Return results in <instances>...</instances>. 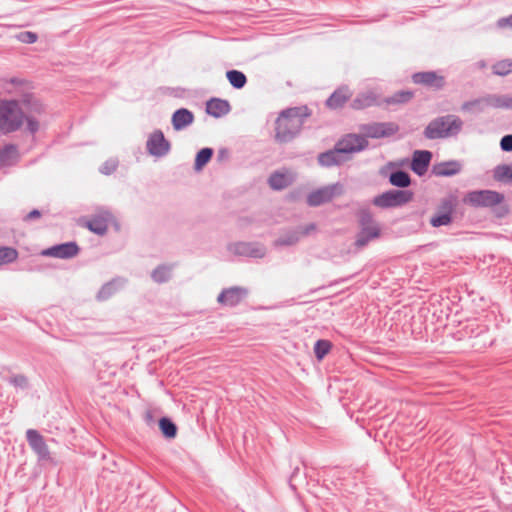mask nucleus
<instances>
[{"label": "nucleus", "instance_id": "nucleus-1", "mask_svg": "<svg viewBox=\"0 0 512 512\" xmlns=\"http://www.w3.org/2000/svg\"><path fill=\"white\" fill-rule=\"evenodd\" d=\"M311 115L307 106L293 107L282 111L276 120L275 138L281 143L292 140Z\"/></svg>", "mask_w": 512, "mask_h": 512}, {"label": "nucleus", "instance_id": "nucleus-2", "mask_svg": "<svg viewBox=\"0 0 512 512\" xmlns=\"http://www.w3.org/2000/svg\"><path fill=\"white\" fill-rule=\"evenodd\" d=\"M463 125L460 117L448 114L430 121L423 134L430 140L456 137L462 131Z\"/></svg>", "mask_w": 512, "mask_h": 512}, {"label": "nucleus", "instance_id": "nucleus-3", "mask_svg": "<svg viewBox=\"0 0 512 512\" xmlns=\"http://www.w3.org/2000/svg\"><path fill=\"white\" fill-rule=\"evenodd\" d=\"M24 112L16 100L0 102V131L4 134L17 131L23 124Z\"/></svg>", "mask_w": 512, "mask_h": 512}, {"label": "nucleus", "instance_id": "nucleus-4", "mask_svg": "<svg viewBox=\"0 0 512 512\" xmlns=\"http://www.w3.org/2000/svg\"><path fill=\"white\" fill-rule=\"evenodd\" d=\"M360 231L356 236L355 246L365 247L370 241L380 237L381 230L368 209H361L358 212Z\"/></svg>", "mask_w": 512, "mask_h": 512}, {"label": "nucleus", "instance_id": "nucleus-5", "mask_svg": "<svg viewBox=\"0 0 512 512\" xmlns=\"http://www.w3.org/2000/svg\"><path fill=\"white\" fill-rule=\"evenodd\" d=\"M413 199V192L409 190H389L373 198V205L386 209L400 207Z\"/></svg>", "mask_w": 512, "mask_h": 512}, {"label": "nucleus", "instance_id": "nucleus-6", "mask_svg": "<svg viewBox=\"0 0 512 512\" xmlns=\"http://www.w3.org/2000/svg\"><path fill=\"white\" fill-rule=\"evenodd\" d=\"M504 196L492 190H476L467 193L463 202L472 207H493L500 204Z\"/></svg>", "mask_w": 512, "mask_h": 512}, {"label": "nucleus", "instance_id": "nucleus-7", "mask_svg": "<svg viewBox=\"0 0 512 512\" xmlns=\"http://www.w3.org/2000/svg\"><path fill=\"white\" fill-rule=\"evenodd\" d=\"M342 192L343 187L339 183L324 186L311 192L307 196V203L311 207L320 206L324 203L330 202L335 196L341 195Z\"/></svg>", "mask_w": 512, "mask_h": 512}, {"label": "nucleus", "instance_id": "nucleus-8", "mask_svg": "<svg viewBox=\"0 0 512 512\" xmlns=\"http://www.w3.org/2000/svg\"><path fill=\"white\" fill-rule=\"evenodd\" d=\"M360 130L366 139L367 137L383 138L396 134L399 126L394 122H375L361 125Z\"/></svg>", "mask_w": 512, "mask_h": 512}, {"label": "nucleus", "instance_id": "nucleus-9", "mask_svg": "<svg viewBox=\"0 0 512 512\" xmlns=\"http://www.w3.org/2000/svg\"><path fill=\"white\" fill-rule=\"evenodd\" d=\"M336 145L345 156H348V154L365 150L368 147L369 142L362 135L348 134L339 140Z\"/></svg>", "mask_w": 512, "mask_h": 512}, {"label": "nucleus", "instance_id": "nucleus-10", "mask_svg": "<svg viewBox=\"0 0 512 512\" xmlns=\"http://www.w3.org/2000/svg\"><path fill=\"white\" fill-rule=\"evenodd\" d=\"M170 143L164 137V134L161 130H155L150 134L146 148L150 155L156 157H163L170 151Z\"/></svg>", "mask_w": 512, "mask_h": 512}, {"label": "nucleus", "instance_id": "nucleus-11", "mask_svg": "<svg viewBox=\"0 0 512 512\" xmlns=\"http://www.w3.org/2000/svg\"><path fill=\"white\" fill-rule=\"evenodd\" d=\"M26 439L31 449L37 454L40 460L50 459V451L44 437L34 429H28Z\"/></svg>", "mask_w": 512, "mask_h": 512}, {"label": "nucleus", "instance_id": "nucleus-12", "mask_svg": "<svg viewBox=\"0 0 512 512\" xmlns=\"http://www.w3.org/2000/svg\"><path fill=\"white\" fill-rule=\"evenodd\" d=\"M248 295V290L243 287H230L222 290L217 301L224 306L234 307L241 303Z\"/></svg>", "mask_w": 512, "mask_h": 512}, {"label": "nucleus", "instance_id": "nucleus-13", "mask_svg": "<svg viewBox=\"0 0 512 512\" xmlns=\"http://www.w3.org/2000/svg\"><path fill=\"white\" fill-rule=\"evenodd\" d=\"M80 249L76 242H66L58 245H54L48 249H45L42 254L44 256L70 259L78 255Z\"/></svg>", "mask_w": 512, "mask_h": 512}, {"label": "nucleus", "instance_id": "nucleus-14", "mask_svg": "<svg viewBox=\"0 0 512 512\" xmlns=\"http://www.w3.org/2000/svg\"><path fill=\"white\" fill-rule=\"evenodd\" d=\"M415 84H421L435 90H440L445 85V79L443 76L438 75L434 71L418 72L412 76Z\"/></svg>", "mask_w": 512, "mask_h": 512}, {"label": "nucleus", "instance_id": "nucleus-15", "mask_svg": "<svg viewBox=\"0 0 512 512\" xmlns=\"http://www.w3.org/2000/svg\"><path fill=\"white\" fill-rule=\"evenodd\" d=\"M352 97V92L348 86H341L337 88L326 100L325 105L331 110L343 108L344 105Z\"/></svg>", "mask_w": 512, "mask_h": 512}, {"label": "nucleus", "instance_id": "nucleus-16", "mask_svg": "<svg viewBox=\"0 0 512 512\" xmlns=\"http://www.w3.org/2000/svg\"><path fill=\"white\" fill-rule=\"evenodd\" d=\"M380 104L378 95L374 91L368 90L357 94L350 106L354 110H363Z\"/></svg>", "mask_w": 512, "mask_h": 512}, {"label": "nucleus", "instance_id": "nucleus-17", "mask_svg": "<svg viewBox=\"0 0 512 512\" xmlns=\"http://www.w3.org/2000/svg\"><path fill=\"white\" fill-rule=\"evenodd\" d=\"M432 158V153L427 150H416L413 154L411 169L417 175L422 176L426 173Z\"/></svg>", "mask_w": 512, "mask_h": 512}, {"label": "nucleus", "instance_id": "nucleus-18", "mask_svg": "<svg viewBox=\"0 0 512 512\" xmlns=\"http://www.w3.org/2000/svg\"><path fill=\"white\" fill-rule=\"evenodd\" d=\"M348 159L349 157L345 156L337 145H335L334 149L321 153L318 156L319 164L325 167L340 165Z\"/></svg>", "mask_w": 512, "mask_h": 512}, {"label": "nucleus", "instance_id": "nucleus-19", "mask_svg": "<svg viewBox=\"0 0 512 512\" xmlns=\"http://www.w3.org/2000/svg\"><path fill=\"white\" fill-rule=\"evenodd\" d=\"M112 220V214L106 211L93 217L90 221H88L87 228L98 235H104L107 232L109 223Z\"/></svg>", "mask_w": 512, "mask_h": 512}, {"label": "nucleus", "instance_id": "nucleus-20", "mask_svg": "<svg viewBox=\"0 0 512 512\" xmlns=\"http://www.w3.org/2000/svg\"><path fill=\"white\" fill-rule=\"evenodd\" d=\"M234 252L238 255L262 258L265 256L266 250L263 245L258 243L240 242L235 245Z\"/></svg>", "mask_w": 512, "mask_h": 512}, {"label": "nucleus", "instance_id": "nucleus-21", "mask_svg": "<svg viewBox=\"0 0 512 512\" xmlns=\"http://www.w3.org/2000/svg\"><path fill=\"white\" fill-rule=\"evenodd\" d=\"M230 109L231 107L227 100L213 98L206 103V112L215 118L228 114Z\"/></svg>", "mask_w": 512, "mask_h": 512}, {"label": "nucleus", "instance_id": "nucleus-22", "mask_svg": "<svg viewBox=\"0 0 512 512\" xmlns=\"http://www.w3.org/2000/svg\"><path fill=\"white\" fill-rule=\"evenodd\" d=\"M193 121V113L186 108L178 109L172 115V125L173 128L177 131L182 130L187 126L191 125Z\"/></svg>", "mask_w": 512, "mask_h": 512}, {"label": "nucleus", "instance_id": "nucleus-23", "mask_svg": "<svg viewBox=\"0 0 512 512\" xmlns=\"http://www.w3.org/2000/svg\"><path fill=\"white\" fill-rule=\"evenodd\" d=\"M461 164L458 161H448L434 166L433 172L436 176H453L461 171Z\"/></svg>", "mask_w": 512, "mask_h": 512}, {"label": "nucleus", "instance_id": "nucleus-24", "mask_svg": "<svg viewBox=\"0 0 512 512\" xmlns=\"http://www.w3.org/2000/svg\"><path fill=\"white\" fill-rule=\"evenodd\" d=\"M413 98V92L408 90H401L394 93L392 96L386 97L383 100L388 106L406 104Z\"/></svg>", "mask_w": 512, "mask_h": 512}, {"label": "nucleus", "instance_id": "nucleus-25", "mask_svg": "<svg viewBox=\"0 0 512 512\" xmlns=\"http://www.w3.org/2000/svg\"><path fill=\"white\" fill-rule=\"evenodd\" d=\"M18 158V149L15 145H6L0 150V163L1 165H11Z\"/></svg>", "mask_w": 512, "mask_h": 512}, {"label": "nucleus", "instance_id": "nucleus-26", "mask_svg": "<svg viewBox=\"0 0 512 512\" xmlns=\"http://www.w3.org/2000/svg\"><path fill=\"white\" fill-rule=\"evenodd\" d=\"M300 240V232L297 229L289 230L274 241V246H291Z\"/></svg>", "mask_w": 512, "mask_h": 512}, {"label": "nucleus", "instance_id": "nucleus-27", "mask_svg": "<svg viewBox=\"0 0 512 512\" xmlns=\"http://www.w3.org/2000/svg\"><path fill=\"white\" fill-rule=\"evenodd\" d=\"M270 187L274 190H282L289 186L290 179L284 173L274 172L268 179Z\"/></svg>", "mask_w": 512, "mask_h": 512}, {"label": "nucleus", "instance_id": "nucleus-28", "mask_svg": "<svg viewBox=\"0 0 512 512\" xmlns=\"http://www.w3.org/2000/svg\"><path fill=\"white\" fill-rule=\"evenodd\" d=\"M173 269V265H159L155 268L151 273V278L156 283H164L167 282L171 277V271Z\"/></svg>", "mask_w": 512, "mask_h": 512}, {"label": "nucleus", "instance_id": "nucleus-29", "mask_svg": "<svg viewBox=\"0 0 512 512\" xmlns=\"http://www.w3.org/2000/svg\"><path fill=\"white\" fill-rule=\"evenodd\" d=\"M487 108V104L485 102V97H480L477 99H473L470 101H466L461 105V110L463 112H471L477 113L482 112Z\"/></svg>", "mask_w": 512, "mask_h": 512}, {"label": "nucleus", "instance_id": "nucleus-30", "mask_svg": "<svg viewBox=\"0 0 512 512\" xmlns=\"http://www.w3.org/2000/svg\"><path fill=\"white\" fill-rule=\"evenodd\" d=\"M389 182L396 187L406 188L410 185L411 179L407 172L398 170L392 172L389 177Z\"/></svg>", "mask_w": 512, "mask_h": 512}, {"label": "nucleus", "instance_id": "nucleus-31", "mask_svg": "<svg viewBox=\"0 0 512 512\" xmlns=\"http://www.w3.org/2000/svg\"><path fill=\"white\" fill-rule=\"evenodd\" d=\"M229 83L236 89L243 88L247 83L245 74L238 70H229L226 73Z\"/></svg>", "mask_w": 512, "mask_h": 512}, {"label": "nucleus", "instance_id": "nucleus-32", "mask_svg": "<svg viewBox=\"0 0 512 512\" xmlns=\"http://www.w3.org/2000/svg\"><path fill=\"white\" fill-rule=\"evenodd\" d=\"M494 178L500 182H512V164L498 165L494 169Z\"/></svg>", "mask_w": 512, "mask_h": 512}, {"label": "nucleus", "instance_id": "nucleus-33", "mask_svg": "<svg viewBox=\"0 0 512 512\" xmlns=\"http://www.w3.org/2000/svg\"><path fill=\"white\" fill-rule=\"evenodd\" d=\"M456 205H457L456 197L453 195H449L448 197H445L441 200V202L437 208V212L447 213L448 215L452 216L453 212L455 211Z\"/></svg>", "mask_w": 512, "mask_h": 512}, {"label": "nucleus", "instance_id": "nucleus-34", "mask_svg": "<svg viewBox=\"0 0 512 512\" xmlns=\"http://www.w3.org/2000/svg\"><path fill=\"white\" fill-rule=\"evenodd\" d=\"M159 427L163 435L167 438H174L177 434V427L169 418H161Z\"/></svg>", "mask_w": 512, "mask_h": 512}, {"label": "nucleus", "instance_id": "nucleus-35", "mask_svg": "<svg viewBox=\"0 0 512 512\" xmlns=\"http://www.w3.org/2000/svg\"><path fill=\"white\" fill-rule=\"evenodd\" d=\"M492 71L495 75L506 76L512 72V60L504 59L496 62L492 66Z\"/></svg>", "mask_w": 512, "mask_h": 512}, {"label": "nucleus", "instance_id": "nucleus-36", "mask_svg": "<svg viewBox=\"0 0 512 512\" xmlns=\"http://www.w3.org/2000/svg\"><path fill=\"white\" fill-rule=\"evenodd\" d=\"M213 155V150L211 148H203L201 149L195 159V169L200 170L204 165H206Z\"/></svg>", "mask_w": 512, "mask_h": 512}, {"label": "nucleus", "instance_id": "nucleus-37", "mask_svg": "<svg viewBox=\"0 0 512 512\" xmlns=\"http://www.w3.org/2000/svg\"><path fill=\"white\" fill-rule=\"evenodd\" d=\"M18 257L16 249L11 247H0V265L15 261Z\"/></svg>", "mask_w": 512, "mask_h": 512}, {"label": "nucleus", "instance_id": "nucleus-38", "mask_svg": "<svg viewBox=\"0 0 512 512\" xmlns=\"http://www.w3.org/2000/svg\"><path fill=\"white\" fill-rule=\"evenodd\" d=\"M116 291H117V286H116L115 281L106 283L105 285H103L101 287V289L97 293V299L99 301H105L108 298H110Z\"/></svg>", "mask_w": 512, "mask_h": 512}, {"label": "nucleus", "instance_id": "nucleus-39", "mask_svg": "<svg viewBox=\"0 0 512 512\" xmlns=\"http://www.w3.org/2000/svg\"><path fill=\"white\" fill-rule=\"evenodd\" d=\"M452 221L453 218L451 215L437 212L434 216L431 217L430 224L433 227L448 226L452 223Z\"/></svg>", "mask_w": 512, "mask_h": 512}, {"label": "nucleus", "instance_id": "nucleus-40", "mask_svg": "<svg viewBox=\"0 0 512 512\" xmlns=\"http://www.w3.org/2000/svg\"><path fill=\"white\" fill-rule=\"evenodd\" d=\"M331 343L328 340H318L314 345V353L317 359L321 360L329 353Z\"/></svg>", "mask_w": 512, "mask_h": 512}, {"label": "nucleus", "instance_id": "nucleus-41", "mask_svg": "<svg viewBox=\"0 0 512 512\" xmlns=\"http://www.w3.org/2000/svg\"><path fill=\"white\" fill-rule=\"evenodd\" d=\"M16 39L22 43L33 44L38 40V35L31 31H25L17 34Z\"/></svg>", "mask_w": 512, "mask_h": 512}, {"label": "nucleus", "instance_id": "nucleus-42", "mask_svg": "<svg viewBox=\"0 0 512 512\" xmlns=\"http://www.w3.org/2000/svg\"><path fill=\"white\" fill-rule=\"evenodd\" d=\"M484 97H485V102L487 104V108L488 107L502 108V95L489 94Z\"/></svg>", "mask_w": 512, "mask_h": 512}, {"label": "nucleus", "instance_id": "nucleus-43", "mask_svg": "<svg viewBox=\"0 0 512 512\" xmlns=\"http://www.w3.org/2000/svg\"><path fill=\"white\" fill-rule=\"evenodd\" d=\"M118 167V161L115 159H109L103 163L100 168V172L105 175H110L116 171Z\"/></svg>", "mask_w": 512, "mask_h": 512}, {"label": "nucleus", "instance_id": "nucleus-44", "mask_svg": "<svg viewBox=\"0 0 512 512\" xmlns=\"http://www.w3.org/2000/svg\"><path fill=\"white\" fill-rule=\"evenodd\" d=\"M10 384L15 387L26 389L28 387V379L25 375L18 374L10 378Z\"/></svg>", "mask_w": 512, "mask_h": 512}, {"label": "nucleus", "instance_id": "nucleus-45", "mask_svg": "<svg viewBox=\"0 0 512 512\" xmlns=\"http://www.w3.org/2000/svg\"><path fill=\"white\" fill-rule=\"evenodd\" d=\"M500 147L503 151H512V134L505 135L500 141Z\"/></svg>", "mask_w": 512, "mask_h": 512}, {"label": "nucleus", "instance_id": "nucleus-46", "mask_svg": "<svg viewBox=\"0 0 512 512\" xmlns=\"http://www.w3.org/2000/svg\"><path fill=\"white\" fill-rule=\"evenodd\" d=\"M296 229L300 232V238H301L302 236H307V235L311 234L312 232H315L316 225L314 223H310L306 226H300Z\"/></svg>", "mask_w": 512, "mask_h": 512}, {"label": "nucleus", "instance_id": "nucleus-47", "mask_svg": "<svg viewBox=\"0 0 512 512\" xmlns=\"http://www.w3.org/2000/svg\"><path fill=\"white\" fill-rule=\"evenodd\" d=\"M496 25L500 29H504L507 27L512 29V15H509L508 17L499 18L496 22Z\"/></svg>", "mask_w": 512, "mask_h": 512}, {"label": "nucleus", "instance_id": "nucleus-48", "mask_svg": "<svg viewBox=\"0 0 512 512\" xmlns=\"http://www.w3.org/2000/svg\"><path fill=\"white\" fill-rule=\"evenodd\" d=\"M27 128L31 133H35L39 129V123L33 118H27Z\"/></svg>", "mask_w": 512, "mask_h": 512}, {"label": "nucleus", "instance_id": "nucleus-49", "mask_svg": "<svg viewBox=\"0 0 512 512\" xmlns=\"http://www.w3.org/2000/svg\"><path fill=\"white\" fill-rule=\"evenodd\" d=\"M502 109H512V96L502 95Z\"/></svg>", "mask_w": 512, "mask_h": 512}, {"label": "nucleus", "instance_id": "nucleus-50", "mask_svg": "<svg viewBox=\"0 0 512 512\" xmlns=\"http://www.w3.org/2000/svg\"><path fill=\"white\" fill-rule=\"evenodd\" d=\"M40 216H41L40 211L37 209H34L26 215L25 220L30 221V220L38 219V218H40Z\"/></svg>", "mask_w": 512, "mask_h": 512}]
</instances>
